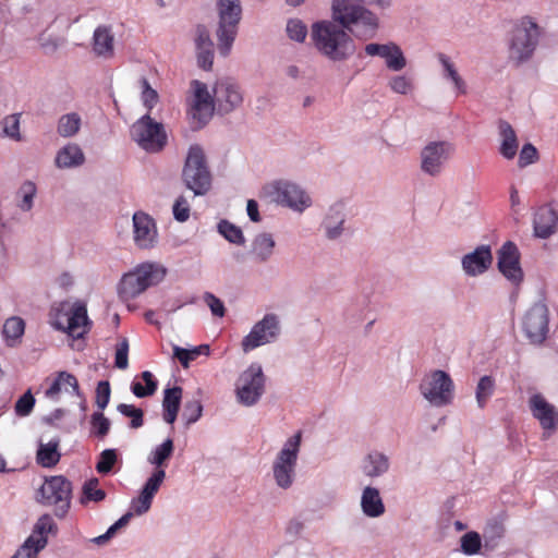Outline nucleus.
<instances>
[{"instance_id":"8fccbe9b","label":"nucleus","mask_w":558,"mask_h":558,"mask_svg":"<svg viewBox=\"0 0 558 558\" xmlns=\"http://www.w3.org/2000/svg\"><path fill=\"white\" fill-rule=\"evenodd\" d=\"M117 411L122 415L131 418V428L136 429L144 425V412L142 409L132 404L120 403L117 407Z\"/></svg>"},{"instance_id":"ea45409f","label":"nucleus","mask_w":558,"mask_h":558,"mask_svg":"<svg viewBox=\"0 0 558 558\" xmlns=\"http://www.w3.org/2000/svg\"><path fill=\"white\" fill-rule=\"evenodd\" d=\"M383 59L387 69L393 72H399L407 66V58L402 49L393 41H389Z\"/></svg>"},{"instance_id":"09e8293b","label":"nucleus","mask_w":558,"mask_h":558,"mask_svg":"<svg viewBox=\"0 0 558 558\" xmlns=\"http://www.w3.org/2000/svg\"><path fill=\"white\" fill-rule=\"evenodd\" d=\"M482 547V536L477 532L471 531L461 537V550L468 556L478 554Z\"/></svg>"},{"instance_id":"79ce46f5","label":"nucleus","mask_w":558,"mask_h":558,"mask_svg":"<svg viewBox=\"0 0 558 558\" xmlns=\"http://www.w3.org/2000/svg\"><path fill=\"white\" fill-rule=\"evenodd\" d=\"M217 230L229 243L240 246L245 244V236L242 229L229 220H220L217 225Z\"/></svg>"},{"instance_id":"393cba45","label":"nucleus","mask_w":558,"mask_h":558,"mask_svg":"<svg viewBox=\"0 0 558 558\" xmlns=\"http://www.w3.org/2000/svg\"><path fill=\"white\" fill-rule=\"evenodd\" d=\"M61 391L82 397L77 378L65 371L58 372L49 388L45 391V396L53 401L59 400Z\"/></svg>"},{"instance_id":"3c124183","label":"nucleus","mask_w":558,"mask_h":558,"mask_svg":"<svg viewBox=\"0 0 558 558\" xmlns=\"http://www.w3.org/2000/svg\"><path fill=\"white\" fill-rule=\"evenodd\" d=\"M202 414L203 405L201 400L193 399L184 403L182 420L185 422L186 426L196 423L201 418Z\"/></svg>"},{"instance_id":"bf43d9fd","label":"nucleus","mask_w":558,"mask_h":558,"mask_svg":"<svg viewBox=\"0 0 558 558\" xmlns=\"http://www.w3.org/2000/svg\"><path fill=\"white\" fill-rule=\"evenodd\" d=\"M151 504L153 498L140 492V495L132 499L129 512H133V515H143L149 511Z\"/></svg>"},{"instance_id":"2f4dec72","label":"nucleus","mask_w":558,"mask_h":558,"mask_svg":"<svg viewBox=\"0 0 558 558\" xmlns=\"http://www.w3.org/2000/svg\"><path fill=\"white\" fill-rule=\"evenodd\" d=\"M505 526L501 521L493 519L483 530V548L485 553L494 551L505 536Z\"/></svg>"},{"instance_id":"4be33fe9","label":"nucleus","mask_w":558,"mask_h":558,"mask_svg":"<svg viewBox=\"0 0 558 558\" xmlns=\"http://www.w3.org/2000/svg\"><path fill=\"white\" fill-rule=\"evenodd\" d=\"M134 242L140 248H150L157 242V228L155 220L144 211L133 215Z\"/></svg>"},{"instance_id":"4468645a","label":"nucleus","mask_w":558,"mask_h":558,"mask_svg":"<svg viewBox=\"0 0 558 558\" xmlns=\"http://www.w3.org/2000/svg\"><path fill=\"white\" fill-rule=\"evenodd\" d=\"M454 145L448 141H430L420 153V168L429 177H438L454 154Z\"/></svg>"},{"instance_id":"f8f14e48","label":"nucleus","mask_w":558,"mask_h":558,"mask_svg":"<svg viewBox=\"0 0 558 558\" xmlns=\"http://www.w3.org/2000/svg\"><path fill=\"white\" fill-rule=\"evenodd\" d=\"M265 375L258 363H252L243 371L235 385L239 403L245 407L255 405L265 392Z\"/></svg>"},{"instance_id":"37998d69","label":"nucleus","mask_w":558,"mask_h":558,"mask_svg":"<svg viewBox=\"0 0 558 558\" xmlns=\"http://www.w3.org/2000/svg\"><path fill=\"white\" fill-rule=\"evenodd\" d=\"M99 481L97 477L87 480L82 487V497L80 502L86 505L89 501L99 502L106 498V492L98 488Z\"/></svg>"},{"instance_id":"5701e85b","label":"nucleus","mask_w":558,"mask_h":558,"mask_svg":"<svg viewBox=\"0 0 558 558\" xmlns=\"http://www.w3.org/2000/svg\"><path fill=\"white\" fill-rule=\"evenodd\" d=\"M58 532L57 523L53 518L45 513L38 518L34 524L32 534L24 542L25 548H33V554H38L48 543V535H56Z\"/></svg>"},{"instance_id":"a19ab883","label":"nucleus","mask_w":558,"mask_h":558,"mask_svg":"<svg viewBox=\"0 0 558 558\" xmlns=\"http://www.w3.org/2000/svg\"><path fill=\"white\" fill-rule=\"evenodd\" d=\"M210 348L208 344H201L193 349H184L178 345L173 347V356L178 359L184 368L199 355H209Z\"/></svg>"},{"instance_id":"7ed1b4c3","label":"nucleus","mask_w":558,"mask_h":558,"mask_svg":"<svg viewBox=\"0 0 558 558\" xmlns=\"http://www.w3.org/2000/svg\"><path fill=\"white\" fill-rule=\"evenodd\" d=\"M181 179L184 186L194 193V196H204L210 189L213 175L204 149L198 144L189 147Z\"/></svg>"},{"instance_id":"4d7b16f0","label":"nucleus","mask_w":558,"mask_h":558,"mask_svg":"<svg viewBox=\"0 0 558 558\" xmlns=\"http://www.w3.org/2000/svg\"><path fill=\"white\" fill-rule=\"evenodd\" d=\"M35 402L36 400L32 391L27 390L23 396H21L17 399L14 405L15 414L22 417L29 415L34 409Z\"/></svg>"},{"instance_id":"e433bc0d","label":"nucleus","mask_w":558,"mask_h":558,"mask_svg":"<svg viewBox=\"0 0 558 558\" xmlns=\"http://www.w3.org/2000/svg\"><path fill=\"white\" fill-rule=\"evenodd\" d=\"M437 59L442 66V75L446 80H450L459 94L466 93V85L463 78L459 75L454 63L445 53H438Z\"/></svg>"},{"instance_id":"1a4fd4ad","label":"nucleus","mask_w":558,"mask_h":558,"mask_svg":"<svg viewBox=\"0 0 558 558\" xmlns=\"http://www.w3.org/2000/svg\"><path fill=\"white\" fill-rule=\"evenodd\" d=\"M130 134L131 138L149 154L162 151L168 143L163 124L156 122L149 113L142 116L132 124Z\"/></svg>"},{"instance_id":"bb28decb","label":"nucleus","mask_w":558,"mask_h":558,"mask_svg":"<svg viewBox=\"0 0 558 558\" xmlns=\"http://www.w3.org/2000/svg\"><path fill=\"white\" fill-rule=\"evenodd\" d=\"M93 51L96 56L111 58L114 52V36L109 25H99L93 35Z\"/></svg>"},{"instance_id":"423d86ee","label":"nucleus","mask_w":558,"mask_h":558,"mask_svg":"<svg viewBox=\"0 0 558 558\" xmlns=\"http://www.w3.org/2000/svg\"><path fill=\"white\" fill-rule=\"evenodd\" d=\"M301 441L302 432L299 430L284 441L272 462L274 480L281 489H289L294 483Z\"/></svg>"},{"instance_id":"c9c22d12","label":"nucleus","mask_w":558,"mask_h":558,"mask_svg":"<svg viewBox=\"0 0 558 558\" xmlns=\"http://www.w3.org/2000/svg\"><path fill=\"white\" fill-rule=\"evenodd\" d=\"M174 444L172 438H167L160 445L156 446L147 457V462L155 469H163L168 460L172 457Z\"/></svg>"},{"instance_id":"9b49d317","label":"nucleus","mask_w":558,"mask_h":558,"mask_svg":"<svg viewBox=\"0 0 558 558\" xmlns=\"http://www.w3.org/2000/svg\"><path fill=\"white\" fill-rule=\"evenodd\" d=\"M193 92L187 114L192 128L195 130L204 128L213 118L216 109L215 94H210L205 83L193 80L191 82Z\"/></svg>"},{"instance_id":"20e7f679","label":"nucleus","mask_w":558,"mask_h":558,"mask_svg":"<svg viewBox=\"0 0 558 558\" xmlns=\"http://www.w3.org/2000/svg\"><path fill=\"white\" fill-rule=\"evenodd\" d=\"M218 25L216 29L217 47L222 57L229 56L235 40L242 19L240 0H216Z\"/></svg>"},{"instance_id":"9d476101","label":"nucleus","mask_w":558,"mask_h":558,"mask_svg":"<svg viewBox=\"0 0 558 558\" xmlns=\"http://www.w3.org/2000/svg\"><path fill=\"white\" fill-rule=\"evenodd\" d=\"M420 392L433 407L450 404L454 396V384L450 375L441 369L426 374L420 384Z\"/></svg>"},{"instance_id":"f704fd0d","label":"nucleus","mask_w":558,"mask_h":558,"mask_svg":"<svg viewBox=\"0 0 558 558\" xmlns=\"http://www.w3.org/2000/svg\"><path fill=\"white\" fill-rule=\"evenodd\" d=\"M59 442L60 440L57 438L50 440L48 444H39L36 454V460L39 465L52 468L60 461L61 454L58 451Z\"/></svg>"},{"instance_id":"e2e57ef3","label":"nucleus","mask_w":558,"mask_h":558,"mask_svg":"<svg viewBox=\"0 0 558 558\" xmlns=\"http://www.w3.org/2000/svg\"><path fill=\"white\" fill-rule=\"evenodd\" d=\"M191 207L184 196H179L172 208L173 217L179 222H185L190 218Z\"/></svg>"},{"instance_id":"58836bf2","label":"nucleus","mask_w":558,"mask_h":558,"mask_svg":"<svg viewBox=\"0 0 558 558\" xmlns=\"http://www.w3.org/2000/svg\"><path fill=\"white\" fill-rule=\"evenodd\" d=\"M36 195V184L29 180L23 182L16 192V206L24 213L31 211Z\"/></svg>"},{"instance_id":"ddd939ff","label":"nucleus","mask_w":558,"mask_h":558,"mask_svg":"<svg viewBox=\"0 0 558 558\" xmlns=\"http://www.w3.org/2000/svg\"><path fill=\"white\" fill-rule=\"evenodd\" d=\"M265 192L278 205L302 213L312 205L311 197L298 184L275 181L265 186Z\"/></svg>"},{"instance_id":"f257e3e1","label":"nucleus","mask_w":558,"mask_h":558,"mask_svg":"<svg viewBox=\"0 0 558 558\" xmlns=\"http://www.w3.org/2000/svg\"><path fill=\"white\" fill-rule=\"evenodd\" d=\"M311 38L317 51L333 62L345 61L355 52L353 38L333 17L315 22Z\"/></svg>"},{"instance_id":"13d9d810","label":"nucleus","mask_w":558,"mask_h":558,"mask_svg":"<svg viewBox=\"0 0 558 558\" xmlns=\"http://www.w3.org/2000/svg\"><path fill=\"white\" fill-rule=\"evenodd\" d=\"M389 87L392 92L400 94V95H407L410 92L413 90V82L410 77L405 75H396L392 76L388 82Z\"/></svg>"},{"instance_id":"c85d7f7f","label":"nucleus","mask_w":558,"mask_h":558,"mask_svg":"<svg viewBox=\"0 0 558 558\" xmlns=\"http://www.w3.org/2000/svg\"><path fill=\"white\" fill-rule=\"evenodd\" d=\"M85 155L82 148L74 143H69L60 148L56 155L54 163L60 169H70L82 166Z\"/></svg>"},{"instance_id":"7c9ffc66","label":"nucleus","mask_w":558,"mask_h":558,"mask_svg":"<svg viewBox=\"0 0 558 558\" xmlns=\"http://www.w3.org/2000/svg\"><path fill=\"white\" fill-rule=\"evenodd\" d=\"M361 508L368 518H378L385 513V505L377 488L367 486L363 489Z\"/></svg>"},{"instance_id":"6e6d98bb","label":"nucleus","mask_w":558,"mask_h":558,"mask_svg":"<svg viewBox=\"0 0 558 558\" xmlns=\"http://www.w3.org/2000/svg\"><path fill=\"white\" fill-rule=\"evenodd\" d=\"M141 88H142V101L143 105L147 108L148 112L155 107L158 101V93L151 88L148 80L146 77H142L140 80Z\"/></svg>"},{"instance_id":"69168bd1","label":"nucleus","mask_w":558,"mask_h":558,"mask_svg":"<svg viewBox=\"0 0 558 558\" xmlns=\"http://www.w3.org/2000/svg\"><path fill=\"white\" fill-rule=\"evenodd\" d=\"M538 159L537 149L531 143L523 145L519 155V167L524 168L531 163H534Z\"/></svg>"},{"instance_id":"c03bdc74","label":"nucleus","mask_w":558,"mask_h":558,"mask_svg":"<svg viewBox=\"0 0 558 558\" xmlns=\"http://www.w3.org/2000/svg\"><path fill=\"white\" fill-rule=\"evenodd\" d=\"M142 379L145 381V387L140 381H133L131 384V390L137 398H145L153 396L156 390L158 383L155 379L154 375L149 371H144L142 373Z\"/></svg>"},{"instance_id":"72a5a7b5","label":"nucleus","mask_w":558,"mask_h":558,"mask_svg":"<svg viewBox=\"0 0 558 558\" xmlns=\"http://www.w3.org/2000/svg\"><path fill=\"white\" fill-rule=\"evenodd\" d=\"M276 246V242L270 233L264 232L257 234L252 242V254L258 262H267Z\"/></svg>"},{"instance_id":"49530a36","label":"nucleus","mask_w":558,"mask_h":558,"mask_svg":"<svg viewBox=\"0 0 558 558\" xmlns=\"http://www.w3.org/2000/svg\"><path fill=\"white\" fill-rule=\"evenodd\" d=\"M165 478V469H154L153 473L143 485L141 493L154 499L155 495L158 493L160 486L162 485Z\"/></svg>"},{"instance_id":"052dcab7","label":"nucleus","mask_w":558,"mask_h":558,"mask_svg":"<svg viewBox=\"0 0 558 558\" xmlns=\"http://www.w3.org/2000/svg\"><path fill=\"white\" fill-rule=\"evenodd\" d=\"M90 424L96 430V436L100 438H104L109 433L110 421L104 415L101 411L93 413Z\"/></svg>"},{"instance_id":"6e6552de","label":"nucleus","mask_w":558,"mask_h":558,"mask_svg":"<svg viewBox=\"0 0 558 558\" xmlns=\"http://www.w3.org/2000/svg\"><path fill=\"white\" fill-rule=\"evenodd\" d=\"M72 492V482L65 476H50L38 489L37 501L47 507L54 506V515L62 519L71 508Z\"/></svg>"},{"instance_id":"864d4df0","label":"nucleus","mask_w":558,"mask_h":558,"mask_svg":"<svg viewBox=\"0 0 558 558\" xmlns=\"http://www.w3.org/2000/svg\"><path fill=\"white\" fill-rule=\"evenodd\" d=\"M287 35L291 40L303 43L307 35L306 25L299 19H290L287 23Z\"/></svg>"},{"instance_id":"a18cd8bd","label":"nucleus","mask_w":558,"mask_h":558,"mask_svg":"<svg viewBox=\"0 0 558 558\" xmlns=\"http://www.w3.org/2000/svg\"><path fill=\"white\" fill-rule=\"evenodd\" d=\"M495 391V380L492 376L485 375L482 376L477 383L475 390V398L478 408L483 409L487 404V401L490 399Z\"/></svg>"},{"instance_id":"6ab92c4d","label":"nucleus","mask_w":558,"mask_h":558,"mask_svg":"<svg viewBox=\"0 0 558 558\" xmlns=\"http://www.w3.org/2000/svg\"><path fill=\"white\" fill-rule=\"evenodd\" d=\"M558 232V203L537 207L533 214V233L538 239H549Z\"/></svg>"},{"instance_id":"c756f323","label":"nucleus","mask_w":558,"mask_h":558,"mask_svg":"<svg viewBox=\"0 0 558 558\" xmlns=\"http://www.w3.org/2000/svg\"><path fill=\"white\" fill-rule=\"evenodd\" d=\"M183 389L180 386L166 388L162 399V418L168 424H173L178 417Z\"/></svg>"},{"instance_id":"680f3d73","label":"nucleus","mask_w":558,"mask_h":558,"mask_svg":"<svg viewBox=\"0 0 558 558\" xmlns=\"http://www.w3.org/2000/svg\"><path fill=\"white\" fill-rule=\"evenodd\" d=\"M114 366L125 369L129 366V340L123 338L116 348Z\"/></svg>"},{"instance_id":"a878e982","label":"nucleus","mask_w":558,"mask_h":558,"mask_svg":"<svg viewBox=\"0 0 558 558\" xmlns=\"http://www.w3.org/2000/svg\"><path fill=\"white\" fill-rule=\"evenodd\" d=\"M345 214L341 205L331 206L323 222L322 228L328 240L339 239L344 231Z\"/></svg>"},{"instance_id":"4c0bfd02","label":"nucleus","mask_w":558,"mask_h":558,"mask_svg":"<svg viewBox=\"0 0 558 558\" xmlns=\"http://www.w3.org/2000/svg\"><path fill=\"white\" fill-rule=\"evenodd\" d=\"M81 125L82 119L78 113H65L58 120L57 132L61 137H73L80 132Z\"/></svg>"},{"instance_id":"f03ea898","label":"nucleus","mask_w":558,"mask_h":558,"mask_svg":"<svg viewBox=\"0 0 558 558\" xmlns=\"http://www.w3.org/2000/svg\"><path fill=\"white\" fill-rule=\"evenodd\" d=\"M331 17L361 40L374 38L380 27L377 14L354 0H332Z\"/></svg>"},{"instance_id":"774afa93","label":"nucleus","mask_w":558,"mask_h":558,"mask_svg":"<svg viewBox=\"0 0 558 558\" xmlns=\"http://www.w3.org/2000/svg\"><path fill=\"white\" fill-rule=\"evenodd\" d=\"M204 301L211 311V314L217 317H223L226 307L223 302L210 292L204 293Z\"/></svg>"},{"instance_id":"5fc2aeb1","label":"nucleus","mask_w":558,"mask_h":558,"mask_svg":"<svg viewBox=\"0 0 558 558\" xmlns=\"http://www.w3.org/2000/svg\"><path fill=\"white\" fill-rule=\"evenodd\" d=\"M3 134L14 141H21L20 114L7 116L2 122Z\"/></svg>"},{"instance_id":"f3484780","label":"nucleus","mask_w":558,"mask_h":558,"mask_svg":"<svg viewBox=\"0 0 558 558\" xmlns=\"http://www.w3.org/2000/svg\"><path fill=\"white\" fill-rule=\"evenodd\" d=\"M498 270L514 286L523 281V270L520 265V252L517 245L511 242H505L497 252Z\"/></svg>"},{"instance_id":"de8ad7c7","label":"nucleus","mask_w":558,"mask_h":558,"mask_svg":"<svg viewBox=\"0 0 558 558\" xmlns=\"http://www.w3.org/2000/svg\"><path fill=\"white\" fill-rule=\"evenodd\" d=\"M25 331V322L17 316L8 318L3 325V335L8 340H19Z\"/></svg>"},{"instance_id":"dca6fc26","label":"nucleus","mask_w":558,"mask_h":558,"mask_svg":"<svg viewBox=\"0 0 558 558\" xmlns=\"http://www.w3.org/2000/svg\"><path fill=\"white\" fill-rule=\"evenodd\" d=\"M279 335V317L274 313L266 314L262 320L253 326L250 333L243 338L242 349L244 352H248L275 341Z\"/></svg>"},{"instance_id":"2eb2a0df","label":"nucleus","mask_w":558,"mask_h":558,"mask_svg":"<svg viewBox=\"0 0 558 558\" xmlns=\"http://www.w3.org/2000/svg\"><path fill=\"white\" fill-rule=\"evenodd\" d=\"M548 308L545 303L536 302L524 314L522 329L533 344H541L548 333Z\"/></svg>"},{"instance_id":"338daca9","label":"nucleus","mask_w":558,"mask_h":558,"mask_svg":"<svg viewBox=\"0 0 558 558\" xmlns=\"http://www.w3.org/2000/svg\"><path fill=\"white\" fill-rule=\"evenodd\" d=\"M195 46H196V50L214 48V43H213L209 32L205 25L199 24L196 27Z\"/></svg>"},{"instance_id":"aec40b11","label":"nucleus","mask_w":558,"mask_h":558,"mask_svg":"<svg viewBox=\"0 0 558 558\" xmlns=\"http://www.w3.org/2000/svg\"><path fill=\"white\" fill-rule=\"evenodd\" d=\"M529 403L533 416L538 420L542 428L545 430L544 435L549 436L558 426V412L556 408L539 393L533 395Z\"/></svg>"},{"instance_id":"412c9836","label":"nucleus","mask_w":558,"mask_h":558,"mask_svg":"<svg viewBox=\"0 0 558 558\" xmlns=\"http://www.w3.org/2000/svg\"><path fill=\"white\" fill-rule=\"evenodd\" d=\"M494 260L489 245L477 246L473 252L465 254L461 259L464 274L469 277H477L485 274Z\"/></svg>"},{"instance_id":"603ef678","label":"nucleus","mask_w":558,"mask_h":558,"mask_svg":"<svg viewBox=\"0 0 558 558\" xmlns=\"http://www.w3.org/2000/svg\"><path fill=\"white\" fill-rule=\"evenodd\" d=\"M118 461V453L116 449H105L98 458L96 463V471L99 474H109L113 465Z\"/></svg>"},{"instance_id":"b1692460","label":"nucleus","mask_w":558,"mask_h":558,"mask_svg":"<svg viewBox=\"0 0 558 558\" xmlns=\"http://www.w3.org/2000/svg\"><path fill=\"white\" fill-rule=\"evenodd\" d=\"M92 325L87 316L86 305L82 302H75L68 314L66 328L61 327L63 330L73 338H82Z\"/></svg>"},{"instance_id":"cd10ccee","label":"nucleus","mask_w":558,"mask_h":558,"mask_svg":"<svg viewBox=\"0 0 558 558\" xmlns=\"http://www.w3.org/2000/svg\"><path fill=\"white\" fill-rule=\"evenodd\" d=\"M389 458L377 450L368 452L362 460L361 470L367 477H379L389 471Z\"/></svg>"},{"instance_id":"0eeeda50","label":"nucleus","mask_w":558,"mask_h":558,"mask_svg":"<svg viewBox=\"0 0 558 558\" xmlns=\"http://www.w3.org/2000/svg\"><path fill=\"white\" fill-rule=\"evenodd\" d=\"M539 28L530 17H524L513 28L509 41V61L514 65H521L529 61L537 45Z\"/></svg>"},{"instance_id":"a211bd4d","label":"nucleus","mask_w":558,"mask_h":558,"mask_svg":"<svg viewBox=\"0 0 558 558\" xmlns=\"http://www.w3.org/2000/svg\"><path fill=\"white\" fill-rule=\"evenodd\" d=\"M213 89L217 110L221 114L234 111L243 102V94L240 86L230 78L217 81Z\"/></svg>"},{"instance_id":"0e129e2a","label":"nucleus","mask_w":558,"mask_h":558,"mask_svg":"<svg viewBox=\"0 0 558 558\" xmlns=\"http://www.w3.org/2000/svg\"><path fill=\"white\" fill-rule=\"evenodd\" d=\"M110 384L107 380H101L97 384L96 387V405L99 408L100 411L106 409L110 401Z\"/></svg>"},{"instance_id":"39448f33","label":"nucleus","mask_w":558,"mask_h":558,"mask_svg":"<svg viewBox=\"0 0 558 558\" xmlns=\"http://www.w3.org/2000/svg\"><path fill=\"white\" fill-rule=\"evenodd\" d=\"M166 276V268L156 263H143L121 278L118 292L121 299L130 300L147 288L159 283Z\"/></svg>"},{"instance_id":"473e14b6","label":"nucleus","mask_w":558,"mask_h":558,"mask_svg":"<svg viewBox=\"0 0 558 558\" xmlns=\"http://www.w3.org/2000/svg\"><path fill=\"white\" fill-rule=\"evenodd\" d=\"M499 133L502 137L499 151L506 159H512L518 151V140L515 132L510 123L500 120Z\"/></svg>"}]
</instances>
